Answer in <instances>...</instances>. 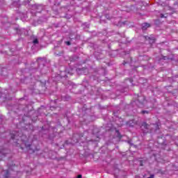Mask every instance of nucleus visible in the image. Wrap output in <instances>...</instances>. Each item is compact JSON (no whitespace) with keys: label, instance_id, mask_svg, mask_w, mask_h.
<instances>
[{"label":"nucleus","instance_id":"nucleus-1","mask_svg":"<svg viewBox=\"0 0 178 178\" xmlns=\"http://www.w3.org/2000/svg\"><path fill=\"white\" fill-rule=\"evenodd\" d=\"M22 136H23L22 134H19V131H15L13 133L10 134V137L12 140H16V141H14V143H17L19 140H21L22 141Z\"/></svg>","mask_w":178,"mask_h":178},{"label":"nucleus","instance_id":"nucleus-2","mask_svg":"<svg viewBox=\"0 0 178 178\" xmlns=\"http://www.w3.org/2000/svg\"><path fill=\"white\" fill-rule=\"evenodd\" d=\"M9 150L3 149L2 146H0V161H2V158L6 156V154H8Z\"/></svg>","mask_w":178,"mask_h":178},{"label":"nucleus","instance_id":"nucleus-3","mask_svg":"<svg viewBox=\"0 0 178 178\" xmlns=\"http://www.w3.org/2000/svg\"><path fill=\"white\" fill-rule=\"evenodd\" d=\"M149 27H151V25L148 23H143L142 24V30H143V31L147 30Z\"/></svg>","mask_w":178,"mask_h":178},{"label":"nucleus","instance_id":"nucleus-4","mask_svg":"<svg viewBox=\"0 0 178 178\" xmlns=\"http://www.w3.org/2000/svg\"><path fill=\"white\" fill-rule=\"evenodd\" d=\"M3 174L4 175V178H8L9 177V170L3 171Z\"/></svg>","mask_w":178,"mask_h":178},{"label":"nucleus","instance_id":"nucleus-5","mask_svg":"<svg viewBox=\"0 0 178 178\" xmlns=\"http://www.w3.org/2000/svg\"><path fill=\"white\" fill-rule=\"evenodd\" d=\"M19 109H20V107H17V106H13L12 108V111L17 113L19 112Z\"/></svg>","mask_w":178,"mask_h":178},{"label":"nucleus","instance_id":"nucleus-6","mask_svg":"<svg viewBox=\"0 0 178 178\" xmlns=\"http://www.w3.org/2000/svg\"><path fill=\"white\" fill-rule=\"evenodd\" d=\"M25 147H26V148H28V149H30L31 151H32V152H35V150L33 149V148H31V145H27V143H25Z\"/></svg>","mask_w":178,"mask_h":178},{"label":"nucleus","instance_id":"nucleus-7","mask_svg":"<svg viewBox=\"0 0 178 178\" xmlns=\"http://www.w3.org/2000/svg\"><path fill=\"white\" fill-rule=\"evenodd\" d=\"M142 127L146 129H148V128L149 127V124H148L147 122H143L142 123Z\"/></svg>","mask_w":178,"mask_h":178},{"label":"nucleus","instance_id":"nucleus-8","mask_svg":"<svg viewBox=\"0 0 178 178\" xmlns=\"http://www.w3.org/2000/svg\"><path fill=\"white\" fill-rule=\"evenodd\" d=\"M13 6H17V8H19V6H20V4H19L17 2H16V1H14L13 3Z\"/></svg>","mask_w":178,"mask_h":178},{"label":"nucleus","instance_id":"nucleus-9","mask_svg":"<svg viewBox=\"0 0 178 178\" xmlns=\"http://www.w3.org/2000/svg\"><path fill=\"white\" fill-rule=\"evenodd\" d=\"M148 38V40H151L152 42H155V38H149V37H146V39Z\"/></svg>","mask_w":178,"mask_h":178},{"label":"nucleus","instance_id":"nucleus-10","mask_svg":"<svg viewBox=\"0 0 178 178\" xmlns=\"http://www.w3.org/2000/svg\"><path fill=\"white\" fill-rule=\"evenodd\" d=\"M141 113L143 114V115H145V113H149V112H148V111H141Z\"/></svg>","mask_w":178,"mask_h":178},{"label":"nucleus","instance_id":"nucleus-11","mask_svg":"<svg viewBox=\"0 0 178 178\" xmlns=\"http://www.w3.org/2000/svg\"><path fill=\"white\" fill-rule=\"evenodd\" d=\"M118 133V137H119L120 138H122V135H120V132H119V131H116Z\"/></svg>","mask_w":178,"mask_h":178},{"label":"nucleus","instance_id":"nucleus-12","mask_svg":"<svg viewBox=\"0 0 178 178\" xmlns=\"http://www.w3.org/2000/svg\"><path fill=\"white\" fill-rule=\"evenodd\" d=\"M33 44H38V39H35L33 40Z\"/></svg>","mask_w":178,"mask_h":178},{"label":"nucleus","instance_id":"nucleus-13","mask_svg":"<svg viewBox=\"0 0 178 178\" xmlns=\"http://www.w3.org/2000/svg\"><path fill=\"white\" fill-rule=\"evenodd\" d=\"M106 19H111V17H109V15L106 14Z\"/></svg>","mask_w":178,"mask_h":178},{"label":"nucleus","instance_id":"nucleus-14","mask_svg":"<svg viewBox=\"0 0 178 178\" xmlns=\"http://www.w3.org/2000/svg\"><path fill=\"white\" fill-rule=\"evenodd\" d=\"M65 44H67V45H71V43L69 41L65 42Z\"/></svg>","mask_w":178,"mask_h":178},{"label":"nucleus","instance_id":"nucleus-15","mask_svg":"<svg viewBox=\"0 0 178 178\" xmlns=\"http://www.w3.org/2000/svg\"><path fill=\"white\" fill-rule=\"evenodd\" d=\"M143 102H140V104H144V102L145 101V97H143Z\"/></svg>","mask_w":178,"mask_h":178},{"label":"nucleus","instance_id":"nucleus-16","mask_svg":"<svg viewBox=\"0 0 178 178\" xmlns=\"http://www.w3.org/2000/svg\"><path fill=\"white\" fill-rule=\"evenodd\" d=\"M160 17H161V19H163V17H165V15L163 14H161Z\"/></svg>","mask_w":178,"mask_h":178},{"label":"nucleus","instance_id":"nucleus-17","mask_svg":"<svg viewBox=\"0 0 178 178\" xmlns=\"http://www.w3.org/2000/svg\"><path fill=\"white\" fill-rule=\"evenodd\" d=\"M76 178H83V176L81 175H79Z\"/></svg>","mask_w":178,"mask_h":178},{"label":"nucleus","instance_id":"nucleus-18","mask_svg":"<svg viewBox=\"0 0 178 178\" xmlns=\"http://www.w3.org/2000/svg\"><path fill=\"white\" fill-rule=\"evenodd\" d=\"M1 95H2V93L0 92V98H1Z\"/></svg>","mask_w":178,"mask_h":178},{"label":"nucleus","instance_id":"nucleus-19","mask_svg":"<svg viewBox=\"0 0 178 178\" xmlns=\"http://www.w3.org/2000/svg\"><path fill=\"white\" fill-rule=\"evenodd\" d=\"M53 108H54V107H51V108H50V109H51V111H52Z\"/></svg>","mask_w":178,"mask_h":178},{"label":"nucleus","instance_id":"nucleus-20","mask_svg":"<svg viewBox=\"0 0 178 178\" xmlns=\"http://www.w3.org/2000/svg\"><path fill=\"white\" fill-rule=\"evenodd\" d=\"M140 166H143V163H140Z\"/></svg>","mask_w":178,"mask_h":178},{"label":"nucleus","instance_id":"nucleus-21","mask_svg":"<svg viewBox=\"0 0 178 178\" xmlns=\"http://www.w3.org/2000/svg\"><path fill=\"white\" fill-rule=\"evenodd\" d=\"M140 98H141V97H138V101H140Z\"/></svg>","mask_w":178,"mask_h":178}]
</instances>
